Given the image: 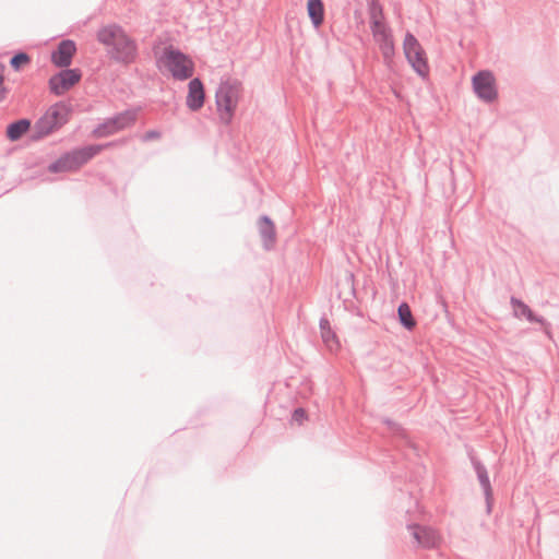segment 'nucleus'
Returning <instances> with one entry per match:
<instances>
[{
  "label": "nucleus",
  "mask_w": 559,
  "mask_h": 559,
  "mask_svg": "<svg viewBox=\"0 0 559 559\" xmlns=\"http://www.w3.org/2000/svg\"><path fill=\"white\" fill-rule=\"evenodd\" d=\"M96 39L106 48L108 59L117 64L129 67L140 57L136 39L118 23L102 25L96 32Z\"/></svg>",
  "instance_id": "obj_1"
},
{
  "label": "nucleus",
  "mask_w": 559,
  "mask_h": 559,
  "mask_svg": "<svg viewBox=\"0 0 559 559\" xmlns=\"http://www.w3.org/2000/svg\"><path fill=\"white\" fill-rule=\"evenodd\" d=\"M73 114L70 102L60 100L52 104L45 114L36 120L31 135L32 141H39L52 134L67 124Z\"/></svg>",
  "instance_id": "obj_2"
},
{
  "label": "nucleus",
  "mask_w": 559,
  "mask_h": 559,
  "mask_svg": "<svg viewBox=\"0 0 559 559\" xmlns=\"http://www.w3.org/2000/svg\"><path fill=\"white\" fill-rule=\"evenodd\" d=\"M242 92V83L237 79H222L215 92V105L219 120L225 126L233 122L239 97Z\"/></svg>",
  "instance_id": "obj_3"
},
{
  "label": "nucleus",
  "mask_w": 559,
  "mask_h": 559,
  "mask_svg": "<svg viewBox=\"0 0 559 559\" xmlns=\"http://www.w3.org/2000/svg\"><path fill=\"white\" fill-rule=\"evenodd\" d=\"M112 142L104 144H91L73 148L61 154L56 160L48 165V171L51 174H60L66 171H73L87 164L93 157L99 154L103 150L110 147Z\"/></svg>",
  "instance_id": "obj_4"
},
{
  "label": "nucleus",
  "mask_w": 559,
  "mask_h": 559,
  "mask_svg": "<svg viewBox=\"0 0 559 559\" xmlns=\"http://www.w3.org/2000/svg\"><path fill=\"white\" fill-rule=\"evenodd\" d=\"M156 66L158 69L166 68L173 79L177 81L189 80L194 73V62L191 57L174 45L164 47L162 53L156 58Z\"/></svg>",
  "instance_id": "obj_5"
},
{
  "label": "nucleus",
  "mask_w": 559,
  "mask_h": 559,
  "mask_svg": "<svg viewBox=\"0 0 559 559\" xmlns=\"http://www.w3.org/2000/svg\"><path fill=\"white\" fill-rule=\"evenodd\" d=\"M403 51L405 59L415 73L421 79L428 78L429 64L426 51L416 36L409 31H407L404 36Z\"/></svg>",
  "instance_id": "obj_6"
},
{
  "label": "nucleus",
  "mask_w": 559,
  "mask_h": 559,
  "mask_svg": "<svg viewBox=\"0 0 559 559\" xmlns=\"http://www.w3.org/2000/svg\"><path fill=\"white\" fill-rule=\"evenodd\" d=\"M139 109L129 108L105 119L92 131L95 138H106L133 126L138 119Z\"/></svg>",
  "instance_id": "obj_7"
},
{
  "label": "nucleus",
  "mask_w": 559,
  "mask_h": 559,
  "mask_svg": "<svg viewBox=\"0 0 559 559\" xmlns=\"http://www.w3.org/2000/svg\"><path fill=\"white\" fill-rule=\"evenodd\" d=\"M472 87L475 95L486 104L498 99L496 78L490 70H479L472 76Z\"/></svg>",
  "instance_id": "obj_8"
},
{
  "label": "nucleus",
  "mask_w": 559,
  "mask_h": 559,
  "mask_svg": "<svg viewBox=\"0 0 559 559\" xmlns=\"http://www.w3.org/2000/svg\"><path fill=\"white\" fill-rule=\"evenodd\" d=\"M81 79L82 71L79 68H61L59 72L49 78V91L56 96H61L79 83Z\"/></svg>",
  "instance_id": "obj_9"
},
{
  "label": "nucleus",
  "mask_w": 559,
  "mask_h": 559,
  "mask_svg": "<svg viewBox=\"0 0 559 559\" xmlns=\"http://www.w3.org/2000/svg\"><path fill=\"white\" fill-rule=\"evenodd\" d=\"M467 455L471 461L472 467L477 476L478 483L483 489L485 502H486V511L489 514L492 510V504H493V490H492V486H491V481L489 478L487 467L478 459L474 449H472V448L468 449Z\"/></svg>",
  "instance_id": "obj_10"
},
{
  "label": "nucleus",
  "mask_w": 559,
  "mask_h": 559,
  "mask_svg": "<svg viewBox=\"0 0 559 559\" xmlns=\"http://www.w3.org/2000/svg\"><path fill=\"white\" fill-rule=\"evenodd\" d=\"M510 304L513 307V314L516 318H525L531 323H538L542 325L543 331L550 336L551 334V323L548 322L543 316L535 313L528 305H526L522 299L512 296L510 298Z\"/></svg>",
  "instance_id": "obj_11"
},
{
  "label": "nucleus",
  "mask_w": 559,
  "mask_h": 559,
  "mask_svg": "<svg viewBox=\"0 0 559 559\" xmlns=\"http://www.w3.org/2000/svg\"><path fill=\"white\" fill-rule=\"evenodd\" d=\"M75 52V41L72 39H62L58 43L56 49L51 51V63L58 68H69Z\"/></svg>",
  "instance_id": "obj_12"
},
{
  "label": "nucleus",
  "mask_w": 559,
  "mask_h": 559,
  "mask_svg": "<svg viewBox=\"0 0 559 559\" xmlns=\"http://www.w3.org/2000/svg\"><path fill=\"white\" fill-rule=\"evenodd\" d=\"M407 530L409 531L417 546L426 549H432L437 547L439 538L437 532L433 528L413 523L407 525Z\"/></svg>",
  "instance_id": "obj_13"
},
{
  "label": "nucleus",
  "mask_w": 559,
  "mask_h": 559,
  "mask_svg": "<svg viewBox=\"0 0 559 559\" xmlns=\"http://www.w3.org/2000/svg\"><path fill=\"white\" fill-rule=\"evenodd\" d=\"M205 102V88L200 78H191L188 83L186 105L191 111H199Z\"/></svg>",
  "instance_id": "obj_14"
},
{
  "label": "nucleus",
  "mask_w": 559,
  "mask_h": 559,
  "mask_svg": "<svg viewBox=\"0 0 559 559\" xmlns=\"http://www.w3.org/2000/svg\"><path fill=\"white\" fill-rule=\"evenodd\" d=\"M258 227L263 248L267 251L273 249L276 242V229L274 222L269 215L264 214L259 217Z\"/></svg>",
  "instance_id": "obj_15"
},
{
  "label": "nucleus",
  "mask_w": 559,
  "mask_h": 559,
  "mask_svg": "<svg viewBox=\"0 0 559 559\" xmlns=\"http://www.w3.org/2000/svg\"><path fill=\"white\" fill-rule=\"evenodd\" d=\"M374 39L379 45L384 64L390 67L395 56V45L392 36V31H384L383 34H380L378 37H374Z\"/></svg>",
  "instance_id": "obj_16"
},
{
  "label": "nucleus",
  "mask_w": 559,
  "mask_h": 559,
  "mask_svg": "<svg viewBox=\"0 0 559 559\" xmlns=\"http://www.w3.org/2000/svg\"><path fill=\"white\" fill-rule=\"evenodd\" d=\"M307 14L314 29H319L324 23L325 7L322 0H307Z\"/></svg>",
  "instance_id": "obj_17"
},
{
  "label": "nucleus",
  "mask_w": 559,
  "mask_h": 559,
  "mask_svg": "<svg viewBox=\"0 0 559 559\" xmlns=\"http://www.w3.org/2000/svg\"><path fill=\"white\" fill-rule=\"evenodd\" d=\"M32 120L29 118H21L7 124L5 136L11 142H16L29 131Z\"/></svg>",
  "instance_id": "obj_18"
},
{
  "label": "nucleus",
  "mask_w": 559,
  "mask_h": 559,
  "mask_svg": "<svg viewBox=\"0 0 559 559\" xmlns=\"http://www.w3.org/2000/svg\"><path fill=\"white\" fill-rule=\"evenodd\" d=\"M396 318L401 326L409 332H412L417 325V321L413 316L411 306L406 301L399 304Z\"/></svg>",
  "instance_id": "obj_19"
},
{
  "label": "nucleus",
  "mask_w": 559,
  "mask_h": 559,
  "mask_svg": "<svg viewBox=\"0 0 559 559\" xmlns=\"http://www.w3.org/2000/svg\"><path fill=\"white\" fill-rule=\"evenodd\" d=\"M319 328H320L322 341L326 346L332 348L333 345H336V346L340 345L337 335L333 331L331 323H330L329 319L326 318V316H322L320 318Z\"/></svg>",
  "instance_id": "obj_20"
},
{
  "label": "nucleus",
  "mask_w": 559,
  "mask_h": 559,
  "mask_svg": "<svg viewBox=\"0 0 559 559\" xmlns=\"http://www.w3.org/2000/svg\"><path fill=\"white\" fill-rule=\"evenodd\" d=\"M382 423L390 429V431L394 436L402 438L413 450L417 451L415 444H413V442L407 438L406 430L400 424L388 417L383 418Z\"/></svg>",
  "instance_id": "obj_21"
},
{
  "label": "nucleus",
  "mask_w": 559,
  "mask_h": 559,
  "mask_svg": "<svg viewBox=\"0 0 559 559\" xmlns=\"http://www.w3.org/2000/svg\"><path fill=\"white\" fill-rule=\"evenodd\" d=\"M31 62V57L28 53L24 51H16L11 58H10V67L14 71H20L24 66L28 64Z\"/></svg>",
  "instance_id": "obj_22"
},
{
  "label": "nucleus",
  "mask_w": 559,
  "mask_h": 559,
  "mask_svg": "<svg viewBox=\"0 0 559 559\" xmlns=\"http://www.w3.org/2000/svg\"><path fill=\"white\" fill-rule=\"evenodd\" d=\"M369 20L383 19V8L378 0H368Z\"/></svg>",
  "instance_id": "obj_23"
},
{
  "label": "nucleus",
  "mask_w": 559,
  "mask_h": 559,
  "mask_svg": "<svg viewBox=\"0 0 559 559\" xmlns=\"http://www.w3.org/2000/svg\"><path fill=\"white\" fill-rule=\"evenodd\" d=\"M369 23L373 37H378L380 34H383L384 31H391V28L382 22V19L370 20Z\"/></svg>",
  "instance_id": "obj_24"
},
{
  "label": "nucleus",
  "mask_w": 559,
  "mask_h": 559,
  "mask_svg": "<svg viewBox=\"0 0 559 559\" xmlns=\"http://www.w3.org/2000/svg\"><path fill=\"white\" fill-rule=\"evenodd\" d=\"M308 419V414L305 408L297 407L292 413V421L297 423L298 425H302L305 420Z\"/></svg>",
  "instance_id": "obj_25"
},
{
  "label": "nucleus",
  "mask_w": 559,
  "mask_h": 559,
  "mask_svg": "<svg viewBox=\"0 0 559 559\" xmlns=\"http://www.w3.org/2000/svg\"><path fill=\"white\" fill-rule=\"evenodd\" d=\"M162 136L160 131L158 130H148L142 135V141L148 142L156 139H159Z\"/></svg>",
  "instance_id": "obj_26"
},
{
  "label": "nucleus",
  "mask_w": 559,
  "mask_h": 559,
  "mask_svg": "<svg viewBox=\"0 0 559 559\" xmlns=\"http://www.w3.org/2000/svg\"><path fill=\"white\" fill-rule=\"evenodd\" d=\"M346 281L348 283H350L352 285V295L355 297L356 296V289H355V286H354V282H355V275L354 273L349 272L346 276Z\"/></svg>",
  "instance_id": "obj_27"
},
{
  "label": "nucleus",
  "mask_w": 559,
  "mask_h": 559,
  "mask_svg": "<svg viewBox=\"0 0 559 559\" xmlns=\"http://www.w3.org/2000/svg\"><path fill=\"white\" fill-rule=\"evenodd\" d=\"M8 88L4 86V82L0 83V103L7 97Z\"/></svg>",
  "instance_id": "obj_28"
},
{
  "label": "nucleus",
  "mask_w": 559,
  "mask_h": 559,
  "mask_svg": "<svg viewBox=\"0 0 559 559\" xmlns=\"http://www.w3.org/2000/svg\"><path fill=\"white\" fill-rule=\"evenodd\" d=\"M4 71H5V66H4V63L0 62V83L4 82Z\"/></svg>",
  "instance_id": "obj_29"
}]
</instances>
